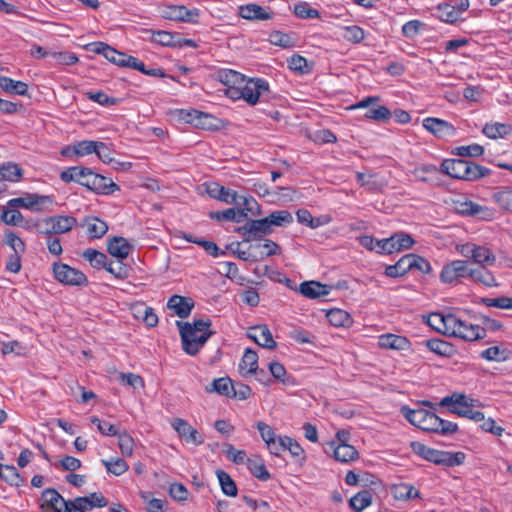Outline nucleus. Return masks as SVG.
<instances>
[{"label":"nucleus","mask_w":512,"mask_h":512,"mask_svg":"<svg viewBox=\"0 0 512 512\" xmlns=\"http://www.w3.org/2000/svg\"><path fill=\"white\" fill-rule=\"evenodd\" d=\"M102 464L109 473H112L115 476H120L129 469L127 462L118 457L111 458L110 460L103 459Z\"/></svg>","instance_id":"3c124183"},{"label":"nucleus","mask_w":512,"mask_h":512,"mask_svg":"<svg viewBox=\"0 0 512 512\" xmlns=\"http://www.w3.org/2000/svg\"><path fill=\"white\" fill-rule=\"evenodd\" d=\"M372 503V493L369 490H362L349 500L350 507L355 512H361Z\"/></svg>","instance_id":"a19ab883"},{"label":"nucleus","mask_w":512,"mask_h":512,"mask_svg":"<svg viewBox=\"0 0 512 512\" xmlns=\"http://www.w3.org/2000/svg\"><path fill=\"white\" fill-rule=\"evenodd\" d=\"M299 291L307 298L317 299L327 296L330 293V287L317 281H308L300 284Z\"/></svg>","instance_id":"2f4dec72"},{"label":"nucleus","mask_w":512,"mask_h":512,"mask_svg":"<svg viewBox=\"0 0 512 512\" xmlns=\"http://www.w3.org/2000/svg\"><path fill=\"white\" fill-rule=\"evenodd\" d=\"M92 170L82 166H75L67 168L60 174V179L66 183L77 182L86 187V182L90 181Z\"/></svg>","instance_id":"393cba45"},{"label":"nucleus","mask_w":512,"mask_h":512,"mask_svg":"<svg viewBox=\"0 0 512 512\" xmlns=\"http://www.w3.org/2000/svg\"><path fill=\"white\" fill-rule=\"evenodd\" d=\"M452 153L460 157H478L484 153V148L474 143L467 146L456 147Z\"/></svg>","instance_id":"5fc2aeb1"},{"label":"nucleus","mask_w":512,"mask_h":512,"mask_svg":"<svg viewBox=\"0 0 512 512\" xmlns=\"http://www.w3.org/2000/svg\"><path fill=\"white\" fill-rule=\"evenodd\" d=\"M411 448L415 454L436 465L453 467L461 465L465 460V454L463 452L440 451L420 442H412Z\"/></svg>","instance_id":"f03ea898"},{"label":"nucleus","mask_w":512,"mask_h":512,"mask_svg":"<svg viewBox=\"0 0 512 512\" xmlns=\"http://www.w3.org/2000/svg\"><path fill=\"white\" fill-rule=\"evenodd\" d=\"M0 88L6 93L20 96H25L28 93V85L25 82L7 76H0Z\"/></svg>","instance_id":"f704fd0d"},{"label":"nucleus","mask_w":512,"mask_h":512,"mask_svg":"<svg viewBox=\"0 0 512 512\" xmlns=\"http://www.w3.org/2000/svg\"><path fill=\"white\" fill-rule=\"evenodd\" d=\"M402 414L405 418L414 426L420 428L423 431L434 432L436 429L438 416L425 409H410L407 406H403Z\"/></svg>","instance_id":"39448f33"},{"label":"nucleus","mask_w":512,"mask_h":512,"mask_svg":"<svg viewBox=\"0 0 512 512\" xmlns=\"http://www.w3.org/2000/svg\"><path fill=\"white\" fill-rule=\"evenodd\" d=\"M326 317L330 324L335 327H343L351 323L350 315L346 311L338 308L329 310Z\"/></svg>","instance_id":"49530a36"},{"label":"nucleus","mask_w":512,"mask_h":512,"mask_svg":"<svg viewBox=\"0 0 512 512\" xmlns=\"http://www.w3.org/2000/svg\"><path fill=\"white\" fill-rule=\"evenodd\" d=\"M454 324L449 328V336L458 337L466 341L481 339L485 335L484 328L462 321L454 315Z\"/></svg>","instance_id":"9d476101"},{"label":"nucleus","mask_w":512,"mask_h":512,"mask_svg":"<svg viewBox=\"0 0 512 512\" xmlns=\"http://www.w3.org/2000/svg\"><path fill=\"white\" fill-rule=\"evenodd\" d=\"M247 335L250 339L264 348L274 349L277 346V343L273 339L272 333L266 325H257L251 327L248 330Z\"/></svg>","instance_id":"aec40b11"},{"label":"nucleus","mask_w":512,"mask_h":512,"mask_svg":"<svg viewBox=\"0 0 512 512\" xmlns=\"http://www.w3.org/2000/svg\"><path fill=\"white\" fill-rule=\"evenodd\" d=\"M441 171L455 179L473 181L486 176L489 169L464 159H445Z\"/></svg>","instance_id":"f257e3e1"},{"label":"nucleus","mask_w":512,"mask_h":512,"mask_svg":"<svg viewBox=\"0 0 512 512\" xmlns=\"http://www.w3.org/2000/svg\"><path fill=\"white\" fill-rule=\"evenodd\" d=\"M4 243L14 251V254H22L25 251L24 242L14 232L5 233Z\"/></svg>","instance_id":"bf43d9fd"},{"label":"nucleus","mask_w":512,"mask_h":512,"mask_svg":"<svg viewBox=\"0 0 512 512\" xmlns=\"http://www.w3.org/2000/svg\"><path fill=\"white\" fill-rule=\"evenodd\" d=\"M365 117L368 119L376 120V121H386L390 119L391 112L385 106H377L369 109L365 113Z\"/></svg>","instance_id":"338daca9"},{"label":"nucleus","mask_w":512,"mask_h":512,"mask_svg":"<svg viewBox=\"0 0 512 512\" xmlns=\"http://www.w3.org/2000/svg\"><path fill=\"white\" fill-rule=\"evenodd\" d=\"M245 216L246 214L243 210H236L234 208H228L224 211L216 212L211 215V217H215L218 220L233 221L236 223H239Z\"/></svg>","instance_id":"4d7b16f0"},{"label":"nucleus","mask_w":512,"mask_h":512,"mask_svg":"<svg viewBox=\"0 0 512 512\" xmlns=\"http://www.w3.org/2000/svg\"><path fill=\"white\" fill-rule=\"evenodd\" d=\"M511 127L504 123H487L482 132L491 139L502 138L511 132Z\"/></svg>","instance_id":"79ce46f5"},{"label":"nucleus","mask_w":512,"mask_h":512,"mask_svg":"<svg viewBox=\"0 0 512 512\" xmlns=\"http://www.w3.org/2000/svg\"><path fill=\"white\" fill-rule=\"evenodd\" d=\"M83 258L95 269L105 268L107 265V256L96 249L88 248L83 252Z\"/></svg>","instance_id":"37998d69"},{"label":"nucleus","mask_w":512,"mask_h":512,"mask_svg":"<svg viewBox=\"0 0 512 512\" xmlns=\"http://www.w3.org/2000/svg\"><path fill=\"white\" fill-rule=\"evenodd\" d=\"M391 493L396 500L408 501L415 498H420V492L412 484L398 483L391 487Z\"/></svg>","instance_id":"473e14b6"},{"label":"nucleus","mask_w":512,"mask_h":512,"mask_svg":"<svg viewBox=\"0 0 512 512\" xmlns=\"http://www.w3.org/2000/svg\"><path fill=\"white\" fill-rule=\"evenodd\" d=\"M274 229L271 228L266 217L256 220H249L237 231L245 238L246 241L258 240L263 236L270 235Z\"/></svg>","instance_id":"9b49d317"},{"label":"nucleus","mask_w":512,"mask_h":512,"mask_svg":"<svg viewBox=\"0 0 512 512\" xmlns=\"http://www.w3.org/2000/svg\"><path fill=\"white\" fill-rule=\"evenodd\" d=\"M133 246L127 239L120 236H114L108 240L107 251L113 257L120 260L126 259L130 254Z\"/></svg>","instance_id":"a878e982"},{"label":"nucleus","mask_w":512,"mask_h":512,"mask_svg":"<svg viewBox=\"0 0 512 512\" xmlns=\"http://www.w3.org/2000/svg\"><path fill=\"white\" fill-rule=\"evenodd\" d=\"M105 269L118 279L128 277V267L120 259L118 261H107Z\"/></svg>","instance_id":"13d9d810"},{"label":"nucleus","mask_w":512,"mask_h":512,"mask_svg":"<svg viewBox=\"0 0 512 512\" xmlns=\"http://www.w3.org/2000/svg\"><path fill=\"white\" fill-rule=\"evenodd\" d=\"M470 265L465 260H453L445 264L440 273V280L445 284H458L469 278Z\"/></svg>","instance_id":"1a4fd4ad"},{"label":"nucleus","mask_w":512,"mask_h":512,"mask_svg":"<svg viewBox=\"0 0 512 512\" xmlns=\"http://www.w3.org/2000/svg\"><path fill=\"white\" fill-rule=\"evenodd\" d=\"M492 199L502 211L512 214V188L511 187H502V188L494 191L492 194Z\"/></svg>","instance_id":"e433bc0d"},{"label":"nucleus","mask_w":512,"mask_h":512,"mask_svg":"<svg viewBox=\"0 0 512 512\" xmlns=\"http://www.w3.org/2000/svg\"><path fill=\"white\" fill-rule=\"evenodd\" d=\"M182 340L183 350L189 355H196L200 348L204 346L207 340L214 334L213 331L204 333L196 332L190 328V323L177 322Z\"/></svg>","instance_id":"7ed1b4c3"},{"label":"nucleus","mask_w":512,"mask_h":512,"mask_svg":"<svg viewBox=\"0 0 512 512\" xmlns=\"http://www.w3.org/2000/svg\"><path fill=\"white\" fill-rule=\"evenodd\" d=\"M206 390L209 393L216 392L220 395L230 397L233 391V382L228 377L214 379L211 383V387H207Z\"/></svg>","instance_id":"c03bdc74"},{"label":"nucleus","mask_w":512,"mask_h":512,"mask_svg":"<svg viewBox=\"0 0 512 512\" xmlns=\"http://www.w3.org/2000/svg\"><path fill=\"white\" fill-rule=\"evenodd\" d=\"M438 18L446 23H454L460 19L452 3L439 4L436 8Z\"/></svg>","instance_id":"8fccbe9b"},{"label":"nucleus","mask_w":512,"mask_h":512,"mask_svg":"<svg viewBox=\"0 0 512 512\" xmlns=\"http://www.w3.org/2000/svg\"><path fill=\"white\" fill-rule=\"evenodd\" d=\"M81 227L86 229V233L91 239L102 238L108 231L106 222L95 216H87L81 223Z\"/></svg>","instance_id":"cd10ccee"},{"label":"nucleus","mask_w":512,"mask_h":512,"mask_svg":"<svg viewBox=\"0 0 512 512\" xmlns=\"http://www.w3.org/2000/svg\"><path fill=\"white\" fill-rule=\"evenodd\" d=\"M239 370L243 375L258 372V355L252 349H246L239 363Z\"/></svg>","instance_id":"4c0bfd02"},{"label":"nucleus","mask_w":512,"mask_h":512,"mask_svg":"<svg viewBox=\"0 0 512 512\" xmlns=\"http://www.w3.org/2000/svg\"><path fill=\"white\" fill-rule=\"evenodd\" d=\"M180 119L184 120L186 123H190L197 128L205 129V130H213L217 128L215 124L216 118L210 114H206L197 110H181L179 112Z\"/></svg>","instance_id":"dca6fc26"},{"label":"nucleus","mask_w":512,"mask_h":512,"mask_svg":"<svg viewBox=\"0 0 512 512\" xmlns=\"http://www.w3.org/2000/svg\"><path fill=\"white\" fill-rule=\"evenodd\" d=\"M266 218L272 229L274 227H285L293 222V216L287 210L274 211L266 216Z\"/></svg>","instance_id":"a18cd8bd"},{"label":"nucleus","mask_w":512,"mask_h":512,"mask_svg":"<svg viewBox=\"0 0 512 512\" xmlns=\"http://www.w3.org/2000/svg\"><path fill=\"white\" fill-rule=\"evenodd\" d=\"M453 209L460 215L472 216L485 221L492 220L495 214L493 209L461 197L453 200Z\"/></svg>","instance_id":"0eeeda50"},{"label":"nucleus","mask_w":512,"mask_h":512,"mask_svg":"<svg viewBox=\"0 0 512 512\" xmlns=\"http://www.w3.org/2000/svg\"><path fill=\"white\" fill-rule=\"evenodd\" d=\"M329 448L336 461L341 463H350L359 458V452L350 444H336L335 441L329 443Z\"/></svg>","instance_id":"412c9836"},{"label":"nucleus","mask_w":512,"mask_h":512,"mask_svg":"<svg viewBox=\"0 0 512 512\" xmlns=\"http://www.w3.org/2000/svg\"><path fill=\"white\" fill-rule=\"evenodd\" d=\"M294 13L301 19H313L319 17V12L311 8L307 3H299L294 7Z\"/></svg>","instance_id":"774afa93"},{"label":"nucleus","mask_w":512,"mask_h":512,"mask_svg":"<svg viewBox=\"0 0 512 512\" xmlns=\"http://www.w3.org/2000/svg\"><path fill=\"white\" fill-rule=\"evenodd\" d=\"M456 249L463 257L471 259L478 266L494 265L496 262V255L489 247L484 245L467 242L457 245Z\"/></svg>","instance_id":"20e7f679"},{"label":"nucleus","mask_w":512,"mask_h":512,"mask_svg":"<svg viewBox=\"0 0 512 512\" xmlns=\"http://www.w3.org/2000/svg\"><path fill=\"white\" fill-rule=\"evenodd\" d=\"M438 172L437 166L433 164H423L419 167H416L413 170V175L416 179L421 182H427L429 180V175L436 174Z\"/></svg>","instance_id":"680f3d73"},{"label":"nucleus","mask_w":512,"mask_h":512,"mask_svg":"<svg viewBox=\"0 0 512 512\" xmlns=\"http://www.w3.org/2000/svg\"><path fill=\"white\" fill-rule=\"evenodd\" d=\"M51 196L27 194L25 197L13 198L8 201V206H20L25 209H32L35 205L52 203Z\"/></svg>","instance_id":"7c9ffc66"},{"label":"nucleus","mask_w":512,"mask_h":512,"mask_svg":"<svg viewBox=\"0 0 512 512\" xmlns=\"http://www.w3.org/2000/svg\"><path fill=\"white\" fill-rule=\"evenodd\" d=\"M250 249L256 250L258 258H264L276 255L280 252V247L272 240L266 239L264 243L252 245Z\"/></svg>","instance_id":"de8ad7c7"},{"label":"nucleus","mask_w":512,"mask_h":512,"mask_svg":"<svg viewBox=\"0 0 512 512\" xmlns=\"http://www.w3.org/2000/svg\"><path fill=\"white\" fill-rule=\"evenodd\" d=\"M482 303L487 307H496L499 309H512V297H498V298H482Z\"/></svg>","instance_id":"69168bd1"},{"label":"nucleus","mask_w":512,"mask_h":512,"mask_svg":"<svg viewBox=\"0 0 512 512\" xmlns=\"http://www.w3.org/2000/svg\"><path fill=\"white\" fill-rule=\"evenodd\" d=\"M42 508H50L54 512H73L70 503L73 500H65L61 494L53 488H47L42 492Z\"/></svg>","instance_id":"4468645a"},{"label":"nucleus","mask_w":512,"mask_h":512,"mask_svg":"<svg viewBox=\"0 0 512 512\" xmlns=\"http://www.w3.org/2000/svg\"><path fill=\"white\" fill-rule=\"evenodd\" d=\"M477 401L462 393H453L441 399L440 405L448 407L455 414L456 410H465L467 406H475Z\"/></svg>","instance_id":"5701e85b"},{"label":"nucleus","mask_w":512,"mask_h":512,"mask_svg":"<svg viewBox=\"0 0 512 512\" xmlns=\"http://www.w3.org/2000/svg\"><path fill=\"white\" fill-rule=\"evenodd\" d=\"M488 265H482L477 267L470 266L469 280L476 284L483 285L485 287H497L498 282L494 274L487 269Z\"/></svg>","instance_id":"4be33fe9"},{"label":"nucleus","mask_w":512,"mask_h":512,"mask_svg":"<svg viewBox=\"0 0 512 512\" xmlns=\"http://www.w3.org/2000/svg\"><path fill=\"white\" fill-rule=\"evenodd\" d=\"M358 241L364 248L382 254L383 239L378 240L370 235H364L359 237Z\"/></svg>","instance_id":"e2e57ef3"},{"label":"nucleus","mask_w":512,"mask_h":512,"mask_svg":"<svg viewBox=\"0 0 512 512\" xmlns=\"http://www.w3.org/2000/svg\"><path fill=\"white\" fill-rule=\"evenodd\" d=\"M453 314L431 313L426 317V323L435 331L448 335L449 328L454 324Z\"/></svg>","instance_id":"c85d7f7f"},{"label":"nucleus","mask_w":512,"mask_h":512,"mask_svg":"<svg viewBox=\"0 0 512 512\" xmlns=\"http://www.w3.org/2000/svg\"><path fill=\"white\" fill-rule=\"evenodd\" d=\"M53 274L55 279L64 285L81 286L88 282L82 271L64 263L55 262L53 264Z\"/></svg>","instance_id":"6e6552de"},{"label":"nucleus","mask_w":512,"mask_h":512,"mask_svg":"<svg viewBox=\"0 0 512 512\" xmlns=\"http://www.w3.org/2000/svg\"><path fill=\"white\" fill-rule=\"evenodd\" d=\"M108 505L107 498L102 493H91L88 496L76 497L73 499L72 506L73 512H87L93 508H102Z\"/></svg>","instance_id":"2eb2a0df"},{"label":"nucleus","mask_w":512,"mask_h":512,"mask_svg":"<svg viewBox=\"0 0 512 512\" xmlns=\"http://www.w3.org/2000/svg\"><path fill=\"white\" fill-rule=\"evenodd\" d=\"M167 307L178 317L186 318L194 307V301L189 297L173 295L168 299Z\"/></svg>","instance_id":"b1692460"},{"label":"nucleus","mask_w":512,"mask_h":512,"mask_svg":"<svg viewBox=\"0 0 512 512\" xmlns=\"http://www.w3.org/2000/svg\"><path fill=\"white\" fill-rule=\"evenodd\" d=\"M481 357L487 361H505L509 357V351L499 346L489 347L481 352Z\"/></svg>","instance_id":"603ef678"},{"label":"nucleus","mask_w":512,"mask_h":512,"mask_svg":"<svg viewBox=\"0 0 512 512\" xmlns=\"http://www.w3.org/2000/svg\"><path fill=\"white\" fill-rule=\"evenodd\" d=\"M161 16L167 20L196 23L199 18V10L189 9L184 5H168L162 8Z\"/></svg>","instance_id":"ddd939ff"},{"label":"nucleus","mask_w":512,"mask_h":512,"mask_svg":"<svg viewBox=\"0 0 512 512\" xmlns=\"http://www.w3.org/2000/svg\"><path fill=\"white\" fill-rule=\"evenodd\" d=\"M269 92V84L261 78L245 80L242 84V99L248 104L255 105L260 97Z\"/></svg>","instance_id":"f8f14e48"},{"label":"nucleus","mask_w":512,"mask_h":512,"mask_svg":"<svg viewBox=\"0 0 512 512\" xmlns=\"http://www.w3.org/2000/svg\"><path fill=\"white\" fill-rule=\"evenodd\" d=\"M423 127L438 138L453 137L456 134L455 127L442 119L428 117L423 120Z\"/></svg>","instance_id":"a211bd4d"},{"label":"nucleus","mask_w":512,"mask_h":512,"mask_svg":"<svg viewBox=\"0 0 512 512\" xmlns=\"http://www.w3.org/2000/svg\"><path fill=\"white\" fill-rule=\"evenodd\" d=\"M378 345L382 349L397 351L408 350L410 348V342L406 337L390 333L380 335Z\"/></svg>","instance_id":"bb28decb"},{"label":"nucleus","mask_w":512,"mask_h":512,"mask_svg":"<svg viewBox=\"0 0 512 512\" xmlns=\"http://www.w3.org/2000/svg\"><path fill=\"white\" fill-rule=\"evenodd\" d=\"M207 193L215 199H218L227 204H238V194L236 191L221 186L217 183H212L207 186Z\"/></svg>","instance_id":"c756f323"},{"label":"nucleus","mask_w":512,"mask_h":512,"mask_svg":"<svg viewBox=\"0 0 512 512\" xmlns=\"http://www.w3.org/2000/svg\"><path fill=\"white\" fill-rule=\"evenodd\" d=\"M240 16L247 20H268L272 14L257 4H247L240 7Z\"/></svg>","instance_id":"72a5a7b5"},{"label":"nucleus","mask_w":512,"mask_h":512,"mask_svg":"<svg viewBox=\"0 0 512 512\" xmlns=\"http://www.w3.org/2000/svg\"><path fill=\"white\" fill-rule=\"evenodd\" d=\"M100 145H97V141L84 140L75 143L76 157H84L94 153Z\"/></svg>","instance_id":"0e129e2a"},{"label":"nucleus","mask_w":512,"mask_h":512,"mask_svg":"<svg viewBox=\"0 0 512 512\" xmlns=\"http://www.w3.org/2000/svg\"><path fill=\"white\" fill-rule=\"evenodd\" d=\"M86 97L90 99L91 101H94L102 106L110 107L113 105H116L118 103V99L114 97L108 96L106 93L102 91H88L85 93Z\"/></svg>","instance_id":"6e6d98bb"},{"label":"nucleus","mask_w":512,"mask_h":512,"mask_svg":"<svg viewBox=\"0 0 512 512\" xmlns=\"http://www.w3.org/2000/svg\"><path fill=\"white\" fill-rule=\"evenodd\" d=\"M86 187L99 194H112L114 191L119 190V187L112 181V179L104 177L92 171L90 181L86 182Z\"/></svg>","instance_id":"6ab92c4d"},{"label":"nucleus","mask_w":512,"mask_h":512,"mask_svg":"<svg viewBox=\"0 0 512 512\" xmlns=\"http://www.w3.org/2000/svg\"><path fill=\"white\" fill-rule=\"evenodd\" d=\"M217 478L219 480L221 489L225 495L230 497H235L237 495L236 484L228 473L219 470L217 471Z\"/></svg>","instance_id":"09e8293b"},{"label":"nucleus","mask_w":512,"mask_h":512,"mask_svg":"<svg viewBox=\"0 0 512 512\" xmlns=\"http://www.w3.org/2000/svg\"><path fill=\"white\" fill-rule=\"evenodd\" d=\"M24 170L14 162H6L0 166V176L4 181L16 183L23 178Z\"/></svg>","instance_id":"c9c22d12"},{"label":"nucleus","mask_w":512,"mask_h":512,"mask_svg":"<svg viewBox=\"0 0 512 512\" xmlns=\"http://www.w3.org/2000/svg\"><path fill=\"white\" fill-rule=\"evenodd\" d=\"M248 468L253 476L261 481L270 479V473L262 462H257L248 459Z\"/></svg>","instance_id":"052dcab7"},{"label":"nucleus","mask_w":512,"mask_h":512,"mask_svg":"<svg viewBox=\"0 0 512 512\" xmlns=\"http://www.w3.org/2000/svg\"><path fill=\"white\" fill-rule=\"evenodd\" d=\"M425 344L431 352L443 357H451L455 352L452 344L441 339H430Z\"/></svg>","instance_id":"58836bf2"},{"label":"nucleus","mask_w":512,"mask_h":512,"mask_svg":"<svg viewBox=\"0 0 512 512\" xmlns=\"http://www.w3.org/2000/svg\"><path fill=\"white\" fill-rule=\"evenodd\" d=\"M42 224L44 228L40 232L46 236H53L70 232L77 226L78 221L73 216L55 215L45 218Z\"/></svg>","instance_id":"423d86ee"},{"label":"nucleus","mask_w":512,"mask_h":512,"mask_svg":"<svg viewBox=\"0 0 512 512\" xmlns=\"http://www.w3.org/2000/svg\"><path fill=\"white\" fill-rule=\"evenodd\" d=\"M170 424L177 432L178 436L184 439L187 443L201 445L204 442L203 436L186 420L182 418H174L171 420Z\"/></svg>","instance_id":"f3484780"},{"label":"nucleus","mask_w":512,"mask_h":512,"mask_svg":"<svg viewBox=\"0 0 512 512\" xmlns=\"http://www.w3.org/2000/svg\"><path fill=\"white\" fill-rule=\"evenodd\" d=\"M216 78L227 87L242 85L245 82V78L241 73L231 69L219 70Z\"/></svg>","instance_id":"ea45409f"},{"label":"nucleus","mask_w":512,"mask_h":512,"mask_svg":"<svg viewBox=\"0 0 512 512\" xmlns=\"http://www.w3.org/2000/svg\"><path fill=\"white\" fill-rule=\"evenodd\" d=\"M118 446L124 457H131L134 449V440L126 432H118Z\"/></svg>","instance_id":"864d4df0"}]
</instances>
